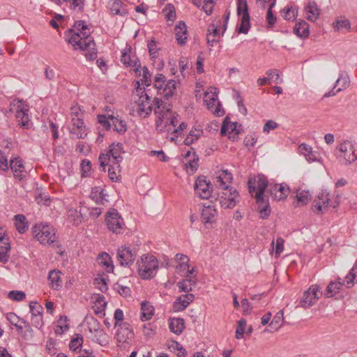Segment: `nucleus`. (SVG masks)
I'll return each instance as SVG.
<instances>
[{
    "label": "nucleus",
    "instance_id": "obj_1",
    "mask_svg": "<svg viewBox=\"0 0 357 357\" xmlns=\"http://www.w3.org/2000/svg\"><path fill=\"white\" fill-rule=\"evenodd\" d=\"M249 192L256 199L260 218H267L271 213L268 200L264 196V191L268 186V181L263 175L249 178L248 182Z\"/></svg>",
    "mask_w": 357,
    "mask_h": 357
},
{
    "label": "nucleus",
    "instance_id": "obj_2",
    "mask_svg": "<svg viewBox=\"0 0 357 357\" xmlns=\"http://www.w3.org/2000/svg\"><path fill=\"white\" fill-rule=\"evenodd\" d=\"M89 26L85 21L79 20L75 22L73 29L66 32L67 42L70 43L75 50L86 52L84 55L88 59L89 47V33H87Z\"/></svg>",
    "mask_w": 357,
    "mask_h": 357
},
{
    "label": "nucleus",
    "instance_id": "obj_3",
    "mask_svg": "<svg viewBox=\"0 0 357 357\" xmlns=\"http://www.w3.org/2000/svg\"><path fill=\"white\" fill-rule=\"evenodd\" d=\"M155 108L154 113L156 115L155 128L160 132H172L169 125L170 104L165 102L158 98H154Z\"/></svg>",
    "mask_w": 357,
    "mask_h": 357
},
{
    "label": "nucleus",
    "instance_id": "obj_4",
    "mask_svg": "<svg viewBox=\"0 0 357 357\" xmlns=\"http://www.w3.org/2000/svg\"><path fill=\"white\" fill-rule=\"evenodd\" d=\"M138 274L144 280L153 278L158 270V261L153 255H144L137 261Z\"/></svg>",
    "mask_w": 357,
    "mask_h": 357
},
{
    "label": "nucleus",
    "instance_id": "obj_5",
    "mask_svg": "<svg viewBox=\"0 0 357 357\" xmlns=\"http://www.w3.org/2000/svg\"><path fill=\"white\" fill-rule=\"evenodd\" d=\"M340 203V196L337 194L335 199L331 200L329 192L327 190H322L319 194L317 199H314L312 204V211L317 214L324 213L329 206L336 208Z\"/></svg>",
    "mask_w": 357,
    "mask_h": 357
},
{
    "label": "nucleus",
    "instance_id": "obj_6",
    "mask_svg": "<svg viewBox=\"0 0 357 357\" xmlns=\"http://www.w3.org/2000/svg\"><path fill=\"white\" fill-rule=\"evenodd\" d=\"M137 250L129 245H121L116 249V261L122 267L130 268L135 262Z\"/></svg>",
    "mask_w": 357,
    "mask_h": 357
},
{
    "label": "nucleus",
    "instance_id": "obj_7",
    "mask_svg": "<svg viewBox=\"0 0 357 357\" xmlns=\"http://www.w3.org/2000/svg\"><path fill=\"white\" fill-rule=\"evenodd\" d=\"M79 107L77 106L70 108L72 125L70 128V132L72 135H75L76 138L84 139L88 133L83 120L79 117Z\"/></svg>",
    "mask_w": 357,
    "mask_h": 357
},
{
    "label": "nucleus",
    "instance_id": "obj_8",
    "mask_svg": "<svg viewBox=\"0 0 357 357\" xmlns=\"http://www.w3.org/2000/svg\"><path fill=\"white\" fill-rule=\"evenodd\" d=\"M137 86L136 88L137 92H141L138 100L136 101L137 104V114L142 118H147L151 114L153 106L155 108L154 100L151 102L150 97L139 86V82H137Z\"/></svg>",
    "mask_w": 357,
    "mask_h": 357
},
{
    "label": "nucleus",
    "instance_id": "obj_9",
    "mask_svg": "<svg viewBox=\"0 0 357 357\" xmlns=\"http://www.w3.org/2000/svg\"><path fill=\"white\" fill-rule=\"evenodd\" d=\"M33 233L35 238L43 245L54 243L57 238L54 229L47 224L35 226Z\"/></svg>",
    "mask_w": 357,
    "mask_h": 357
},
{
    "label": "nucleus",
    "instance_id": "obj_10",
    "mask_svg": "<svg viewBox=\"0 0 357 357\" xmlns=\"http://www.w3.org/2000/svg\"><path fill=\"white\" fill-rule=\"evenodd\" d=\"M122 144L113 143L110 146V150L109 153L107 154H101L99 156V162L101 167L107 165V162L114 163L117 168L120 167V162H121L123 158L121 155L122 153Z\"/></svg>",
    "mask_w": 357,
    "mask_h": 357
},
{
    "label": "nucleus",
    "instance_id": "obj_11",
    "mask_svg": "<svg viewBox=\"0 0 357 357\" xmlns=\"http://www.w3.org/2000/svg\"><path fill=\"white\" fill-rule=\"evenodd\" d=\"M237 15L240 17V26L238 28V33L247 34L250 28V15L247 2L239 0L237 3Z\"/></svg>",
    "mask_w": 357,
    "mask_h": 357
},
{
    "label": "nucleus",
    "instance_id": "obj_12",
    "mask_svg": "<svg viewBox=\"0 0 357 357\" xmlns=\"http://www.w3.org/2000/svg\"><path fill=\"white\" fill-rule=\"evenodd\" d=\"M238 202L239 193L234 188L230 187L222 190L220 198L222 207L233 208Z\"/></svg>",
    "mask_w": 357,
    "mask_h": 357
},
{
    "label": "nucleus",
    "instance_id": "obj_13",
    "mask_svg": "<svg viewBox=\"0 0 357 357\" xmlns=\"http://www.w3.org/2000/svg\"><path fill=\"white\" fill-rule=\"evenodd\" d=\"M105 221L108 229L112 232L116 234L123 232L124 221L116 210L113 209L107 213Z\"/></svg>",
    "mask_w": 357,
    "mask_h": 357
},
{
    "label": "nucleus",
    "instance_id": "obj_14",
    "mask_svg": "<svg viewBox=\"0 0 357 357\" xmlns=\"http://www.w3.org/2000/svg\"><path fill=\"white\" fill-rule=\"evenodd\" d=\"M91 200L98 205L97 207L91 206V216L98 217L102 211V208L100 206L105 205L108 202L103 194V190L100 187H96L92 189L91 191Z\"/></svg>",
    "mask_w": 357,
    "mask_h": 357
},
{
    "label": "nucleus",
    "instance_id": "obj_15",
    "mask_svg": "<svg viewBox=\"0 0 357 357\" xmlns=\"http://www.w3.org/2000/svg\"><path fill=\"white\" fill-rule=\"evenodd\" d=\"M339 151L341 153L340 157L344 160L346 164H351L357 160V155L351 142L346 140L340 143Z\"/></svg>",
    "mask_w": 357,
    "mask_h": 357
},
{
    "label": "nucleus",
    "instance_id": "obj_16",
    "mask_svg": "<svg viewBox=\"0 0 357 357\" xmlns=\"http://www.w3.org/2000/svg\"><path fill=\"white\" fill-rule=\"evenodd\" d=\"M195 190L202 199H208L212 193V187L205 176H199L195 183Z\"/></svg>",
    "mask_w": 357,
    "mask_h": 357
},
{
    "label": "nucleus",
    "instance_id": "obj_17",
    "mask_svg": "<svg viewBox=\"0 0 357 357\" xmlns=\"http://www.w3.org/2000/svg\"><path fill=\"white\" fill-rule=\"evenodd\" d=\"M237 123L229 121V117H226L222 123L220 134L222 135H227L228 137L234 141L238 138L240 130L237 128Z\"/></svg>",
    "mask_w": 357,
    "mask_h": 357
},
{
    "label": "nucleus",
    "instance_id": "obj_18",
    "mask_svg": "<svg viewBox=\"0 0 357 357\" xmlns=\"http://www.w3.org/2000/svg\"><path fill=\"white\" fill-rule=\"evenodd\" d=\"M319 291L317 285H312L307 291L303 293L302 298L300 300L301 306L307 307L314 305L317 300L319 298L317 292Z\"/></svg>",
    "mask_w": 357,
    "mask_h": 357
},
{
    "label": "nucleus",
    "instance_id": "obj_19",
    "mask_svg": "<svg viewBox=\"0 0 357 357\" xmlns=\"http://www.w3.org/2000/svg\"><path fill=\"white\" fill-rule=\"evenodd\" d=\"M232 180L233 176L231 173L228 170H222L216 173L215 176L213 178V183L217 188L224 190L231 187L229 184L231 183Z\"/></svg>",
    "mask_w": 357,
    "mask_h": 357
},
{
    "label": "nucleus",
    "instance_id": "obj_20",
    "mask_svg": "<svg viewBox=\"0 0 357 357\" xmlns=\"http://www.w3.org/2000/svg\"><path fill=\"white\" fill-rule=\"evenodd\" d=\"M91 302L94 303V305L92 306L94 314L99 318L104 317L107 305L104 296L94 294L91 296Z\"/></svg>",
    "mask_w": 357,
    "mask_h": 357
},
{
    "label": "nucleus",
    "instance_id": "obj_21",
    "mask_svg": "<svg viewBox=\"0 0 357 357\" xmlns=\"http://www.w3.org/2000/svg\"><path fill=\"white\" fill-rule=\"evenodd\" d=\"M270 193L275 200H283L289 194L290 188L285 183L274 184L270 187Z\"/></svg>",
    "mask_w": 357,
    "mask_h": 357
},
{
    "label": "nucleus",
    "instance_id": "obj_22",
    "mask_svg": "<svg viewBox=\"0 0 357 357\" xmlns=\"http://www.w3.org/2000/svg\"><path fill=\"white\" fill-rule=\"evenodd\" d=\"M218 212L213 205L203 204V208L201 212V220L206 225L215 222Z\"/></svg>",
    "mask_w": 357,
    "mask_h": 357
},
{
    "label": "nucleus",
    "instance_id": "obj_23",
    "mask_svg": "<svg viewBox=\"0 0 357 357\" xmlns=\"http://www.w3.org/2000/svg\"><path fill=\"white\" fill-rule=\"evenodd\" d=\"M97 264L105 268V273H113L114 266L109 254L106 252H100L96 257Z\"/></svg>",
    "mask_w": 357,
    "mask_h": 357
},
{
    "label": "nucleus",
    "instance_id": "obj_24",
    "mask_svg": "<svg viewBox=\"0 0 357 357\" xmlns=\"http://www.w3.org/2000/svg\"><path fill=\"white\" fill-rule=\"evenodd\" d=\"M195 299L192 294H186L178 297L173 304L175 312L184 310Z\"/></svg>",
    "mask_w": 357,
    "mask_h": 357
},
{
    "label": "nucleus",
    "instance_id": "obj_25",
    "mask_svg": "<svg viewBox=\"0 0 357 357\" xmlns=\"http://www.w3.org/2000/svg\"><path fill=\"white\" fill-rule=\"evenodd\" d=\"M10 167L13 172L14 177L22 180L26 176V171L22 161L19 158H15L10 160Z\"/></svg>",
    "mask_w": 357,
    "mask_h": 357
},
{
    "label": "nucleus",
    "instance_id": "obj_26",
    "mask_svg": "<svg viewBox=\"0 0 357 357\" xmlns=\"http://www.w3.org/2000/svg\"><path fill=\"white\" fill-rule=\"evenodd\" d=\"M117 326H119V328L116 336L119 342H126L128 340L132 337L133 333L128 324L120 323Z\"/></svg>",
    "mask_w": 357,
    "mask_h": 357
},
{
    "label": "nucleus",
    "instance_id": "obj_27",
    "mask_svg": "<svg viewBox=\"0 0 357 357\" xmlns=\"http://www.w3.org/2000/svg\"><path fill=\"white\" fill-rule=\"evenodd\" d=\"M306 18L312 22H315L320 15V9L314 1H309L304 8Z\"/></svg>",
    "mask_w": 357,
    "mask_h": 357
},
{
    "label": "nucleus",
    "instance_id": "obj_28",
    "mask_svg": "<svg viewBox=\"0 0 357 357\" xmlns=\"http://www.w3.org/2000/svg\"><path fill=\"white\" fill-rule=\"evenodd\" d=\"M108 273L100 272L98 273L93 279V285L96 289H98L101 292H105L108 289L109 277Z\"/></svg>",
    "mask_w": 357,
    "mask_h": 357
},
{
    "label": "nucleus",
    "instance_id": "obj_29",
    "mask_svg": "<svg viewBox=\"0 0 357 357\" xmlns=\"http://www.w3.org/2000/svg\"><path fill=\"white\" fill-rule=\"evenodd\" d=\"M175 35L178 43L181 45L185 44L187 40V26L184 22L180 21L175 26Z\"/></svg>",
    "mask_w": 357,
    "mask_h": 357
},
{
    "label": "nucleus",
    "instance_id": "obj_30",
    "mask_svg": "<svg viewBox=\"0 0 357 357\" xmlns=\"http://www.w3.org/2000/svg\"><path fill=\"white\" fill-rule=\"evenodd\" d=\"M130 52L131 47L130 45H126L123 52H122L121 56V61L123 63V65L126 66L137 67L136 68V71H139L138 68L140 67L139 61L135 59H132L130 55Z\"/></svg>",
    "mask_w": 357,
    "mask_h": 357
},
{
    "label": "nucleus",
    "instance_id": "obj_31",
    "mask_svg": "<svg viewBox=\"0 0 357 357\" xmlns=\"http://www.w3.org/2000/svg\"><path fill=\"white\" fill-rule=\"evenodd\" d=\"M10 250L8 237L0 238V261L3 263L8 261Z\"/></svg>",
    "mask_w": 357,
    "mask_h": 357
},
{
    "label": "nucleus",
    "instance_id": "obj_32",
    "mask_svg": "<svg viewBox=\"0 0 357 357\" xmlns=\"http://www.w3.org/2000/svg\"><path fill=\"white\" fill-rule=\"evenodd\" d=\"M109 119L112 120V126L113 130L119 134H124L127 130V125L125 121H123L119 116H114L110 115Z\"/></svg>",
    "mask_w": 357,
    "mask_h": 357
},
{
    "label": "nucleus",
    "instance_id": "obj_33",
    "mask_svg": "<svg viewBox=\"0 0 357 357\" xmlns=\"http://www.w3.org/2000/svg\"><path fill=\"white\" fill-rule=\"evenodd\" d=\"M197 284V279L195 278H186L177 283V287L180 291L190 292L192 291L193 288Z\"/></svg>",
    "mask_w": 357,
    "mask_h": 357
},
{
    "label": "nucleus",
    "instance_id": "obj_34",
    "mask_svg": "<svg viewBox=\"0 0 357 357\" xmlns=\"http://www.w3.org/2000/svg\"><path fill=\"white\" fill-rule=\"evenodd\" d=\"M296 206H305L312 198V195L309 190L298 189L296 195Z\"/></svg>",
    "mask_w": 357,
    "mask_h": 357
},
{
    "label": "nucleus",
    "instance_id": "obj_35",
    "mask_svg": "<svg viewBox=\"0 0 357 357\" xmlns=\"http://www.w3.org/2000/svg\"><path fill=\"white\" fill-rule=\"evenodd\" d=\"M294 33L300 38H307L309 36V24L303 20L297 22L294 28Z\"/></svg>",
    "mask_w": 357,
    "mask_h": 357
},
{
    "label": "nucleus",
    "instance_id": "obj_36",
    "mask_svg": "<svg viewBox=\"0 0 357 357\" xmlns=\"http://www.w3.org/2000/svg\"><path fill=\"white\" fill-rule=\"evenodd\" d=\"M298 150L300 154L303 155L307 161L314 162L317 160V158L312 151V148L310 145L302 143L298 146Z\"/></svg>",
    "mask_w": 357,
    "mask_h": 357
},
{
    "label": "nucleus",
    "instance_id": "obj_37",
    "mask_svg": "<svg viewBox=\"0 0 357 357\" xmlns=\"http://www.w3.org/2000/svg\"><path fill=\"white\" fill-rule=\"evenodd\" d=\"M190 156V152L188 151L185 158H188ZM185 167L188 174H193L198 167V158H196L195 153H193L192 158H190L188 160H186L185 162Z\"/></svg>",
    "mask_w": 357,
    "mask_h": 357
},
{
    "label": "nucleus",
    "instance_id": "obj_38",
    "mask_svg": "<svg viewBox=\"0 0 357 357\" xmlns=\"http://www.w3.org/2000/svg\"><path fill=\"white\" fill-rule=\"evenodd\" d=\"M178 84V82L174 79L169 80L168 82H167L163 89H161L162 90V92H161V93H162L167 99L172 97L176 91V87Z\"/></svg>",
    "mask_w": 357,
    "mask_h": 357
},
{
    "label": "nucleus",
    "instance_id": "obj_39",
    "mask_svg": "<svg viewBox=\"0 0 357 357\" xmlns=\"http://www.w3.org/2000/svg\"><path fill=\"white\" fill-rule=\"evenodd\" d=\"M185 328L184 320L181 318H173L169 323V329L175 334H181Z\"/></svg>",
    "mask_w": 357,
    "mask_h": 357
},
{
    "label": "nucleus",
    "instance_id": "obj_40",
    "mask_svg": "<svg viewBox=\"0 0 357 357\" xmlns=\"http://www.w3.org/2000/svg\"><path fill=\"white\" fill-rule=\"evenodd\" d=\"M344 284V282L340 278H338L336 281L331 282L326 288V296L328 297H333L339 292Z\"/></svg>",
    "mask_w": 357,
    "mask_h": 357
},
{
    "label": "nucleus",
    "instance_id": "obj_41",
    "mask_svg": "<svg viewBox=\"0 0 357 357\" xmlns=\"http://www.w3.org/2000/svg\"><path fill=\"white\" fill-rule=\"evenodd\" d=\"M154 314V309L153 306L149 305L147 303L143 301L141 304V316L140 319L142 321L149 320L152 318Z\"/></svg>",
    "mask_w": 357,
    "mask_h": 357
},
{
    "label": "nucleus",
    "instance_id": "obj_42",
    "mask_svg": "<svg viewBox=\"0 0 357 357\" xmlns=\"http://www.w3.org/2000/svg\"><path fill=\"white\" fill-rule=\"evenodd\" d=\"M14 220L15 227L20 234H24L28 229L27 222L24 215H15L14 216Z\"/></svg>",
    "mask_w": 357,
    "mask_h": 357
},
{
    "label": "nucleus",
    "instance_id": "obj_43",
    "mask_svg": "<svg viewBox=\"0 0 357 357\" xmlns=\"http://www.w3.org/2000/svg\"><path fill=\"white\" fill-rule=\"evenodd\" d=\"M70 215H73V213L76 216V218L74 219V224L78 225L81 222L82 220L86 218L89 213V208L87 206H80L79 207V210L76 209L75 211H70Z\"/></svg>",
    "mask_w": 357,
    "mask_h": 357
},
{
    "label": "nucleus",
    "instance_id": "obj_44",
    "mask_svg": "<svg viewBox=\"0 0 357 357\" xmlns=\"http://www.w3.org/2000/svg\"><path fill=\"white\" fill-rule=\"evenodd\" d=\"M214 92L211 91L212 93L211 96L208 92H206L205 93V102L206 103V106L208 110L213 112V108L215 106L216 102H218V95H217V89H213Z\"/></svg>",
    "mask_w": 357,
    "mask_h": 357
},
{
    "label": "nucleus",
    "instance_id": "obj_45",
    "mask_svg": "<svg viewBox=\"0 0 357 357\" xmlns=\"http://www.w3.org/2000/svg\"><path fill=\"white\" fill-rule=\"evenodd\" d=\"M69 328L68 324V317L65 315L60 316L57 321V326L55 329V333L57 335H61L64 332L67 331Z\"/></svg>",
    "mask_w": 357,
    "mask_h": 357
},
{
    "label": "nucleus",
    "instance_id": "obj_46",
    "mask_svg": "<svg viewBox=\"0 0 357 357\" xmlns=\"http://www.w3.org/2000/svg\"><path fill=\"white\" fill-rule=\"evenodd\" d=\"M60 274V271L55 270H52L49 273L48 279L50 280L53 289H57L61 286Z\"/></svg>",
    "mask_w": 357,
    "mask_h": 357
},
{
    "label": "nucleus",
    "instance_id": "obj_47",
    "mask_svg": "<svg viewBox=\"0 0 357 357\" xmlns=\"http://www.w3.org/2000/svg\"><path fill=\"white\" fill-rule=\"evenodd\" d=\"M10 111L15 112L16 114L22 112L29 111L28 105L22 100H13L10 104Z\"/></svg>",
    "mask_w": 357,
    "mask_h": 357
},
{
    "label": "nucleus",
    "instance_id": "obj_48",
    "mask_svg": "<svg viewBox=\"0 0 357 357\" xmlns=\"http://www.w3.org/2000/svg\"><path fill=\"white\" fill-rule=\"evenodd\" d=\"M349 83L350 79L347 74L341 72L335 82L337 86L340 85V86L337 89V91H341L343 89H347L349 86Z\"/></svg>",
    "mask_w": 357,
    "mask_h": 357
},
{
    "label": "nucleus",
    "instance_id": "obj_49",
    "mask_svg": "<svg viewBox=\"0 0 357 357\" xmlns=\"http://www.w3.org/2000/svg\"><path fill=\"white\" fill-rule=\"evenodd\" d=\"M110 10L114 15L124 16L127 14V11L123 8L122 3L119 1H114L110 6Z\"/></svg>",
    "mask_w": 357,
    "mask_h": 357
},
{
    "label": "nucleus",
    "instance_id": "obj_50",
    "mask_svg": "<svg viewBox=\"0 0 357 357\" xmlns=\"http://www.w3.org/2000/svg\"><path fill=\"white\" fill-rule=\"evenodd\" d=\"M283 321V312L282 310L278 312L274 316L273 319L271 321L269 326L271 327L273 329L277 331L279 329L282 324Z\"/></svg>",
    "mask_w": 357,
    "mask_h": 357
},
{
    "label": "nucleus",
    "instance_id": "obj_51",
    "mask_svg": "<svg viewBox=\"0 0 357 357\" xmlns=\"http://www.w3.org/2000/svg\"><path fill=\"white\" fill-rule=\"evenodd\" d=\"M106 166H108L107 172L109 178L112 181H116L118 179V172H119V168H117L114 163L107 162V165L102 167L104 171H105Z\"/></svg>",
    "mask_w": 357,
    "mask_h": 357
},
{
    "label": "nucleus",
    "instance_id": "obj_52",
    "mask_svg": "<svg viewBox=\"0 0 357 357\" xmlns=\"http://www.w3.org/2000/svg\"><path fill=\"white\" fill-rule=\"evenodd\" d=\"M298 14V10L296 7H288L283 10V17L286 20L294 21Z\"/></svg>",
    "mask_w": 357,
    "mask_h": 357
},
{
    "label": "nucleus",
    "instance_id": "obj_53",
    "mask_svg": "<svg viewBox=\"0 0 357 357\" xmlns=\"http://www.w3.org/2000/svg\"><path fill=\"white\" fill-rule=\"evenodd\" d=\"M28 112L29 111H25L15 114L19 125H20V126L24 128H27L29 126V117L28 115Z\"/></svg>",
    "mask_w": 357,
    "mask_h": 357
},
{
    "label": "nucleus",
    "instance_id": "obj_54",
    "mask_svg": "<svg viewBox=\"0 0 357 357\" xmlns=\"http://www.w3.org/2000/svg\"><path fill=\"white\" fill-rule=\"evenodd\" d=\"M165 12V17L168 21L174 22L176 19V11L173 4L168 3L163 10Z\"/></svg>",
    "mask_w": 357,
    "mask_h": 357
},
{
    "label": "nucleus",
    "instance_id": "obj_55",
    "mask_svg": "<svg viewBox=\"0 0 357 357\" xmlns=\"http://www.w3.org/2000/svg\"><path fill=\"white\" fill-rule=\"evenodd\" d=\"M247 322L245 319H241L238 321V326L236 330V338L238 340L242 339L245 333V329Z\"/></svg>",
    "mask_w": 357,
    "mask_h": 357
},
{
    "label": "nucleus",
    "instance_id": "obj_56",
    "mask_svg": "<svg viewBox=\"0 0 357 357\" xmlns=\"http://www.w3.org/2000/svg\"><path fill=\"white\" fill-rule=\"evenodd\" d=\"M166 78L162 74H157L154 77V86L158 89L161 90L163 89L166 84Z\"/></svg>",
    "mask_w": 357,
    "mask_h": 357
},
{
    "label": "nucleus",
    "instance_id": "obj_57",
    "mask_svg": "<svg viewBox=\"0 0 357 357\" xmlns=\"http://www.w3.org/2000/svg\"><path fill=\"white\" fill-rule=\"evenodd\" d=\"M8 296L10 299L16 301H23L26 297V294L24 291H17V290L10 291L8 293Z\"/></svg>",
    "mask_w": 357,
    "mask_h": 357
},
{
    "label": "nucleus",
    "instance_id": "obj_58",
    "mask_svg": "<svg viewBox=\"0 0 357 357\" xmlns=\"http://www.w3.org/2000/svg\"><path fill=\"white\" fill-rule=\"evenodd\" d=\"M30 311L32 316L42 315L43 307L36 301L29 303Z\"/></svg>",
    "mask_w": 357,
    "mask_h": 357
},
{
    "label": "nucleus",
    "instance_id": "obj_59",
    "mask_svg": "<svg viewBox=\"0 0 357 357\" xmlns=\"http://www.w3.org/2000/svg\"><path fill=\"white\" fill-rule=\"evenodd\" d=\"M148 49L151 59L156 58L158 55L156 42L154 39H151L148 43Z\"/></svg>",
    "mask_w": 357,
    "mask_h": 357
},
{
    "label": "nucleus",
    "instance_id": "obj_60",
    "mask_svg": "<svg viewBox=\"0 0 357 357\" xmlns=\"http://www.w3.org/2000/svg\"><path fill=\"white\" fill-rule=\"evenodd\" d=\"M284 243V241L282 238L278 237L276 239L275 249V257L276 258L279 257L280 254L283 252Z\"/></svg>",
    "mask_w": 357,
    "mask_h": 357
},
{
    "label": "nucleus",
    "instance_id": "obj_61",
    "mask_svg": "<svg viewBox=\"0 0 357 357\" xmlns=\"http://www.w3.org/2000/svg\"><path fill=\"white\" fill-rule=\"evenodd\" d=\"M143 78L142 79V84L145 86H149L151 84V75L147 67L144 66L142 68Z\"/></svg>",
    "mask_w": 357,
    "mask_h": 357
},
{
    "label": "nucleus",
    "instance_id": "obj_62",
    "mask_svg": "<svg viewBox=\"0 0 357 357\" xmlns=\"http://www.w3.org/2000/svg\"><path fill=\"white\" fill-rule=\"evenodd\" d=\"M83 340L82 337H77V338L73 339L69 344L70 349L76 351L77 349L82 347Z\"/></svg>",
    "mask_w": 357,
    "mask_h": 357
},
{
    "label": "nucleus",
    "instance_id": "obj_63",
    "mask_svg": "<svg viewBox=\"0 0 357 357\" xmlns=\"http://www.w3.org/2000/svg\"><path fill=\"white\" fill-rule=\"evenodd\" d=\"M98 121L106 130H109L112 127V124L108 121L107 116L104 114H100L98 116Z\"/></svg>",
    "mask_w": 357,
    "mask_h": 357
},
{
    "label": "nucleus",
    "instance_id": "obj_64",
    "mask_svg": "<svg viewBox=\"0 0 357 357\" xmlns=\"http://www.w3.org/2000/svg\"><path fill=\"white\" fill-rule=\"evenodd\" d=\"M82 171V177H87L89 172V160L84 159L82 161L80 165Z\"/></svg>",
    "mask_w": 357,
    "mask_h": 357
}]
</instances>
